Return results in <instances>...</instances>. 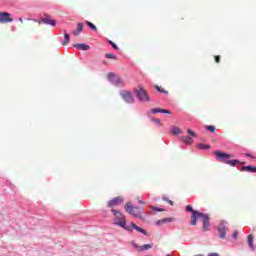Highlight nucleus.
Listing matches in <instances>:
<instances>
[{
    "label": "nucleus",
    "mask_w": 256,
    "mask_h": 256,
    "mask_svg": "<svg viewBox=\"0 0 256 256\" xmlns=\"http://www.w3.org/2000/svg\"><path fill=\"white\" fill-rule=\"evenodd\" d=\"M248 246L252 251H255V246L253 245V234L248 235Z\"/></svg>",
    "instance_id": "obj_20"
},
{
    "label": "nucleus",
    "mask_w": 256,
    "mask_h": 256,
    "mask_svg": "<svg viewBox=\"0 0 256 256\" xmlns=\"http://www.w3.org/2000/svg\"><path fill=\"white\" fill-rule=\"evenodd\" d=\"M208 256H219V254L215 253V252H212V253L208 254Z\"/></svg>",
    "instance_id": "obj_35"
},
{
    "label": "nucleus",
    "mask_w": 256,
    "mask_h": 256,
    "mask_svg": "<svg viewBox=\"0 0 256 256\" xmlns=\"http://www.w3.org/2000/svg\"><path fill=\"white\" fill-rule=\"evenodd\" d=\"M186 211L192 213L191 221H193V217H194L195 213H199V211L194 210L193 206H191V205L186 206Z\"/></svg>",
    "instance_id": "obj_19"
},
{
    "label": "nucleus",
    "mask_w": 256,
    "mask_h": 256,
    "mask_svg": "<svg viewBox=\"0 0 256 256\" xmlns=\"http://www.w3.org/2000/svg\"><path fill=\"white\" fill-rule=\"evenodd\" d=\"M105 57H106V59H117V56H115L114 54H110V53L106 54Z\"/></svg>",
    "instance_id": "obj_28"
},
{
    "label": "nucleus",
    "mask_w": 256,
    "mask_h": 256,
    "mask_svg": "<svg viewBox=\"0 0 256 256\" xmlns=\"http://www.w3.org/2000/svg\"><path fill=\"white\" fill-rule=\"evenodd\" d=\"M152 209H153L154 211H160V212L164 211L163 209H159V208H157V207H152Z\"/></svg>",
    "instance_id": "obj_34"
},
{
    "label": "nucleus",
    "mask_w": 256,
    "mask_h": 256,
    "mask_svg": "<svg viewBox=\"0 0 256 256\" xmlns=\"http://www.w3.org/2000/svg\"><path fill=\"white\" fill-rule=\"evenodd\" d=\"M124 209L129 215H133V217L139 218L143 214V208L133 207L131 202L126 203Z\"/></svg>",
    "instance_id": "obj_4"
},
{
    "label": "nucleus",
    "mask_w": 256,
    "mask_h": 256,
    "mask_svg": "<svg viewBox=\"0 0 256 256\" xmlns=\"http://www.w3.org/2000/svg\"><path fill=\"white\" fill-rule=\"evenodd\" d=\"M206 129L207 131H210V133H215V126L207 125Z\"/></svg>",
    "instance_id": "obj_26"
},
{
    "label": "nucleus",
    "mask_w": 256,
    "mask_h": 256,
    "mask_svg": "<svg viewBox=\"0 0 256 256\" xmlns=\"http://www.w3.org/2000/svg\"><path fill=\"white\" fill-rule=\"evenodd\" d=\"M167 256H171V254H167Z\"/></svg>",
    "instance_id": "obj_42"
},
{
    "label": "nucleus",
    "mask_w": 256,
    "mask_h": 256,
    "mask_svg": "<svg viewBox=\"0 0 256 256\" xmlns=\"http://www.w3.org/2000/svg\"><path fill=\"white\" fill-rule=\"evenodd\" d=\"M218 232H219L220 239H225L227 235V230L225 229V227L218 228Z\"/></svg>",
    "instance_id": "obj_18"
},
{
    "label": "nucleus",
    "mask_w": 256,
    "mask_h": 256,
    "mask_svg": "<svg viewBox=\"0 0 256 256\" xmlns=\"http://www.w3.org/2000/svg\"><path fill=\"white\" fill-rule=\"evenodd\" d=\"M246 157H252V158H254L251 154H246Z\"/></svg>",
    "instance_id": "obj_38"
},
{
    "label": "nucleus",
    "mask_w": 256,
    "mask_h": 256,
    "mask_svg": "<svg viewBox=\"0 0 256 256\" xmlns=\"http://www.w3.org/2000/svg\"><path fill=\"white\" fill-rule=\"evenodd\" d=\"M171 132L173 133V135H181V133H182L181 128H179L177 126L172 127Z\"/></svg>",
    "instance_id": "obj_23"
},
{
    "label": "nucleus",
    "mask_w": 256,
    "mask_h": 256,
    "mask_svg": "<svg viewBox=\"0 0 256 256\" xmlns=\"http://www.w3.org/2000/svg\"><path fill=\"white\" fill-rule=\"evenodd\" d=\"M120 96L126 103H134L135 98L133 97V94L129 92L128 90H122L120 91Z\"/></svg>",
    "instance_id": "obj_7"
},
{
    "label": "nucleus",
    "mask_w": 256,
    "mask_h": 256,
    "mask_svg": "<svg viewBox=\"0 0 256 256\" xmlns=\"http://www.w3.org/2000/svg\"><path fill=\"white\" fill-rule=\"evenodd\" d=\"M123 201H124L123 196H117L112 200L108 201L107 207H110L112 209L113 207H119V205H122Z\"/></svg>",
    "instance_id": "obj_8"
},
{
    "label": "nucleus",
    "mask_w": 256,
    "mask_h": 256,
    "mask_svg": "<svg viewBox=\"0 0 256 256\" xmlns=\"http://www.w3.org/2000/svg\"><path fill=\"white\" fill-rule=\"evenodd\" d=\"M32 22H33V23H37V20H35V19H32Z\"/></svg>",
    "instance_id": "obj_41"
},
{
    "label": "nucleus",
    "mask_w": 256,
    "mask_h": 256,
    "mask_svg": "<svg viewBox=\"0 0 256 256\" xmlns=\"http://www.w3.org/2000/svg\"><path fill=\"white\" fill-rule=\"evenodd\" d=\"M173 221H175L174 218H163L161 220H158L156 222V225H163L164 223H173Z\"/></svg>",
    "instance_id": "obj_14"
},
{
    "label": "nucleus",
    "mask_w": 256,
    "mask_h": 256,
    "mask_svg": "<svg viewBox=\"0 0 256 256\" xmlns=\"http://www.w3.org/2000/svg\"><path fill=\"white\" fill-rule=\"evenodd\" d=\"M150 113H166V115H171V111L162 108H152L150 110Z\"/></svg>",
    "instance_id": "obj_13"
},
{
    "label": "nucleus",
    "mask_w": 256,
    "mask_h": 256,
    "mask_svg": "<svg viewBox=\"0 0 256 256\" xmlns=\"http://www.w3.org/2000/svg\"><path fill=\"white\" fill-rule=\"evenodd\" d=\"M83 32V23H78L77 28L72 32L75 37H79Z\"/></svg>",
    "instance_id": "obj_12"
},
{
    "label": "nucleus",
    "mask_w": 256,
    "mask_h": 256,
    "mask_svg": "<svg viewBox=\"0 0 256 256\" xmlns=\"http://www.w3.org/2000/svg\"><path fill=\"white\" fill-rule=\"evenodd\" d=\"M107 78L108 81L113 83V85H116L117 87H123V79H121L119 75H116L115 73H108Z\"/></svg>",
    "instance_id": "obj_6"
},
{
    "label": "nucleus",
    "mask_w": 256,
    "mask_h": 256,
    "mask_svg": "<svg viewBox=\"0 0 256 256\" xmlns=\"http://www.w3.org/2000/svg\"><path fill=\"white\" fill-rule=\"evenodd\" d=\"M39 25H41V23H45V25H51L52 27H55V25H57V22L53 19H51L50 16H47L46 18H42L41 20L38 21Z\"/></svg>",
    "instance_id": "obj_10"
},
{
    "label": "nucleus",
    "mask_w": 256,
    "mask_h": 256,
    "mask_svg": "<svg viewBox=\"0 0 256 256\" xmlns=\"http://www.w3.org/2000/svg\"><path fill=\"white\" fill-rule=\"evenodd\" d=\"M216 63H221V56H215Z\"/></svg>",
    "instance_id": "obj_31"
},
{
    "label": "nucleus",
    "mask_w": 256,
    "mask_h": 256,
    "mask_svg": "<svg viewBox=\"0 0 256 256\" xmlns=\"http://www.w3.org/2000/svg\"><path fill=\"white\" fill-rule=\"evenodd\" d=\"M111 212L114 215V225L125 229V231H133V229H131V226H127V218L125 217V215H123V213L116 209H112Z\"/></svg>",
    "instance_id": "obj_1"
},
{
    "label": "nucleus",
    "mask_w": 256,
    "mask_h": 256,
    "mask_svg": "<svg viewBox=\"0 0 256 256\" xmlns=\"http://www.w3.org/2000/svg\"><path fill=\"white\" fill-rule=\"evenodd\" d=\"M200 148H201V149H209L210 146H205V145L201 144V145H200Z\"/></svg>",
    "instance_id": "obj_33"
},
{
    "label": "nucleus",
    "mask_w": 256,
    "mask_h": 256,
    "mask_svg": "<svg viewBox=\"0 0 256 256\" xmlns=\"http://www.w3.org/2000/svg\"><path fill=\"white\" fill-rule=\"evenodd\" d=\"M241 171H248L249 173H256V167L253 166H242Z\"/></svg>",
    "instance_id": "obj_16"
},
{
    "label": "nucleus",
    "mask_w": 256,
    "mask_h": 256,
    "mask_svg": "<svg viewBox=\"0 0 256 256\" xmlns=\"http://www.w3.org/2000/svg\"><path fill=\"white\" fill-rule=\"evenodd\" d=\"M0 23H13V18L8 12H0Z\"/></svg>",
    "instance_id": "obj_9"
},
{
    "label": "nucleus",
    "mask_w": 256,
    "mask_h": 256,
    "mask_svg": "<svg viewBox=\"0 0 256 256\" xmlns=\"http://www.w3.org/2000/svg\"><path fill=\"white\" fill-rule=\"evenodd\" d=\"M169 205H173V201L169 200L168 201Z\"/></svg>",
    "instance_id": "obj_39"
},
{
    "label": "nucleus",
    "mask_w": 256,
    "mask_h": 256,
    "mask_svg": "<svg viewBox=\"0 0 256 256\" xmlns=\"http://www.w3.org/2000/svg\"><path fill=\"white\" fill-rule=\"evenodd\" d=\"M152 123H156L157 125H161V119L159 118H151Z\"/></svg>",
    "instance_id": "obj_27"
},
{
    "label": "nucleus",
    "mask_w": 256,
    "mask_h": 256,
    "mask_svg": "<svg viewBox=\"0 0 256 256\" xmlns=\"http://www.w3.org/2000/svg\"><path fill=\"white\" fill-rule=\"evenodd\" d=\"M214 155H216L219 161H221L222 163H226V165H230L231 167H235V165L237 164L245 165V162H241L239 160H227V159H231L233 155L225 152L216 151L214 152Z\"/></svg>",
    "instance_id": "obj_3"
},
{
    "label": "nucleus",
    "mask_w": 256,
    "mask_h": 256,
    "mask_svg": "<svg viewBox=\"0 0 256 256\" xmlns=\"http://www.w3.org/2000/svg\"><path fill=\"white\" fill-rule=\"evenodd\" d=\"M20 23H23V18H19Z\"/></svg>",
    "instance_id": "obj_40"
},
{
    "label": "nucleus",
    "mask_w": 256,
    "mask_h": 256,
    "mask_svg": "<svg viewBox=\"0 0 256 256\" xmlns=\"http://www.w3.org/2000/svg\"><path fill=\"white\" fill-rule=\"evenodd\" d=\"M187 133L191 135V137H197V134H195V132L191 129L187 130Z\"/></svg>",
    "instance_id": "obj_30"
},
{
    "label": "nucleus",
    "mask_w": 256,
    "mask_h": 256,
    "mask_svg": "<svg viewBox=\"0 0 256 256\" xmlns=\"http://www.w3.org/2000/svg\"><path fill=\"white\" fill-rule=\"evenodd\" d=\"M86 25H88V27L92 29V31H97V26H95L93 23L86 21Z\"/></svg>",
    "instance_id": "obj_25"
},
{
    "label": "nucleus",
    "mask_w": 256,
    "mask_h": 256,
    "mask_svg": "<svg viewBox=\"0 0 256 256\" xmlns=\"http://www.w3.org/2000/svg\"><path fill=\"white\" fill-rule=\"evenodd\" d=\"M138 202L140 203V205H145V201L140 200L139 197H138Z\"/></svg>",
    "instance_id": "obj_36"
},
{
    "label": "nucleus",
    "mask_w": 256,
    "mask_h": 256,
    "mask_svg": "<svg viewBox=\"0 0 256 256\" xmlns=\"http://www.w3.org/2000/svg\"><path fill=\"white\" fill-rule=\"evenodd\" d=\"M134 93L136 97H138L139 101L147 102V103L151 101V99L149 98V95L147 94V91L143 89L141 86H138V89H135Z\"/></svg>",
    "instance_id": "obj_5"
},
{
    "label": "nucleus",
    "mask_w": 256,
    "mask_h": 256,
    "mask_svg": "<svg viewBox=\"0 0 256 256\" xmlns=\"http://www.w3.org/2000/svg\"><path fill=\"white\" fill-rule=\"evenodd\" d=\"M131 226L135 229V231H138L139 233H142L143 235H147V232L143 228L137 226L134 222H131Z\"/></svg>",
    "instance_id": "obj_17"
},
{
    "label": "nucleus",
    "mask_w": 256,
    "mask_h": 256,
    "mask_svg": "<svg viewBox=\"0 0 256 256\" xmlns=\"http://www.w3.org/2000/svg\"><path fill=\"white\" fill-rule=\"evenodd\" d=\"M149 249H153V244H144L140 247H137L138 251H149Z\"/></svg>",
    "instance_id": "obj_15"
},
{
    "label": "nucleus",
    "mask_w": 256,
    "mask_h": 256,
    "mask_svg": "<svg viewBox=\"0 0 256 256\" xmlns=\"http://www.w3.org/2000/svg\"><path fill=\"white\" fill-rule=\"evenodd\" d=\"M155 89H157L159 93H164V95H169V91L165 90V88H161L160 86H155Z\"/></svg>",
    "instance_id": "obj_24"
},
{
    "label": "nucleus",
    "mask_w": 256,
    "mask_h": 256,
    "mask_svg": "<svg viewBox=\"0 0 256 256\" xmlns=\"http://www.w3.org/2000/svg\"><path fill=\"white\" fill-rule=\"evenodd\" d=\"M182 141L186 145H191L193 143V139L191 137H189V136H183L182 137Z\"/></svg>",
    "instance_id": "obj_21"
},
{
    "label": "nucleus",
    "mask_w": 256,
    "mask_h": 256,
    "mask_svg": "<svg viewBox=\"0 0 256 256\" xmlns=\"http://www.w3.org/2000/svg\"><path fill=\"white\" fill-rule=\"evenodd\" d=\"M109 43L112 45L113 49H115V51H119V47L115 45V43L111 40H109Z\"/></svg>",
    "instance_id": "obj_29"
},
{
    "label": "nucleus",
    "mask_w": 256,
    "mask_h": 256,
    "mask_svg": "<svg viewBox=\"0 0 256 256\" xmlns=\"http://www.w3.org/2000/svg\"><path fill=\"white\" fill-rule=\"evenodd\" d=\"M69 43V34H67V30H64V41L62 42V45L65 47V45H68Z\"/></svg>",
    "instance_id": "obj_22"
},
{
    "label": "nucleus",
    "mask_w": 256,
    "mask_h": 256,
    "mask_svg": "<svg viewBox=\"0 0 256 256\" xmlns=\"http://www.w3.org/2000/svg\"><path fill=\"white\" fill-rule=\"evenodd\" d=\"M197 219H202V230L203 231H209V227L211 223L209 222V215L203 213V212H194V216H192V221L190 222V225L195 226L197 225Z\"/></svg>",
    "instance_id": "obj_2"
},
{
    "label": "nucleus",
    "mask_w": 256,
    "mask_h": 256,
    "mask_svg": "<svg viewBox=\"0 0 256 256\" xmlns=\"http://www.w3.org/2000/svg\"><path fill=\"white\" fill-rule=\"evenodd\" d=\"M237 237H239V232L234 231V232H233V238H234V239H237Z\"/></svg>",
    "instance_id": "obj_32"
},
{
    "label": "nucleus",
    "mask_w": 256,
    "mask_h": 256,
    "mask_svg": "<svg viewBox=\"0 0 256 256\" xmlns=\"http://www.w3.org/2000/svg\"><path fill=\"white\" fill-rule=\"evenodd\" d=\"M28 27H30V29H33V23H29Z\"/></svg>",
    "instance_id": "obj_37"
},
{
    "label": "nucleus",
    "mask_w": 256,
    "mask_h": 256,
    "mask_svg": "<svg viewBox=\"0 0 256 256\" xmlns=\"http://www.w3.org/2000/svg\"><path fill=\"white\" fill-rule=\"evenodd\" d=\"M75 49H79L80 51H89L91 49L90 45L87 44H74Z\"/></svg>",
    "instance_id": "obj_11"
}]
</instances>
